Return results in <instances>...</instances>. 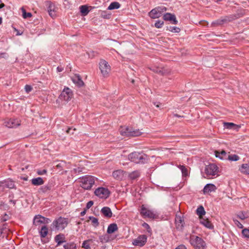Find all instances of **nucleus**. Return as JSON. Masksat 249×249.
Listing matches in <instances>:
<instances>
[{"label": "nucleus", "mask_w": 249, "mask_h": 249, "mask_svg": "<svg viewBox=\"0 0 249 249\" xmlns=\"http://www.w3.org/2000/svg\"><path fill=\"white\" fill-rule=\"evenodd\" d=\"M125 172L122 170H117L112 173V177L117 180H122L124 177Z\"/></svg>", "instance_id": "obj_14"}, {"label": "nucleus", "mask_w": 249, "mask_h": 249, "mask_svg": "<svg viewBox=\"0 0 249 249\" xmlns=\"http://www.w3.org/2000/svg\"><path fill=\"white\" fill-rule=\"evenodd\" d=\"M140 176V172L138 171H134L129 174V177L131 179H135Z\"/></svg>", "instance_id": "obj_38"}, {"label": "nucleus", "mask_w": 249, "mask_h": 249, "mask_svg": "<svg viewBox=\"0 0 249 249\" xmlns=\"http://www.w3.org/2000/svg\"><path fill=\"white\" fill-rule=\"evenodd\" d=\"M82 247L88 249L90 248L89 244H88V241H84L82 244Z\"/></svg>", "instance_id": "obj_51"}, {"label": "nucleus", "mask_w": 249, "mask_h": 249, "mask_svg": "<svg viewBox=\"0 0 249 249\" xmlns=\"http://www.w3.org/2000/svg\"><path fill=\"white\" fill-rule=\"evenodd\" d=\"M68 223L67 218L60 217L53 221L52 226L57 230H63L67 227Z\"/></svg>", "instance_id": "obj_6"}, {"label": "nucleus", "mask_w": 249, "mask_h": 249, "mask_svg": "<svg viewBox=\"0 0 249 249\" xmlns=\"http://www.w3.org/2000/svg\"><path fill=\"white\" fill-rule=\"evenodd\" d=\"M214 154L216 157L218 158L221 160L227 159L228 158L227 153L224 150H222L221 151H215L214 152Z\"/></svg>", "instance_id": "obj_24"}, {"label": "nucleus", "mask_w": 249, "mask_h": 249, "mask_svg": "<svg viewBox=\"0 0 249 249\" xmlns=\"http://www.w3.org/2000/svg\"><path fill=\"white\" fill-rule=\"evenodd\" d=\"M175 224L178 229L179 230H181L184 224L183 217L177 214L175 218Z\"/></svg>", "instance_id": "obj_13"}, {"label": "nucleus", "mask_w": 249, "mask_h": 249, "mask_svg": "<svg viewBox=\"0 0 249 249\" xmlns=\"http://www.w3.org/2000/svg\"><path fill=\"white\" fill-rule=\"evenodd\" d=\"M6 54L5 53H1L0 54V58L1 57H4L5 56H6Z\"/></svg>", "instance_id": "obj_59"}, {"label": "nucleus", "mask_w": 249, "mask_h": 249, "mask_svg": "<svg viewBox=\"0 0 249 249\" xmlns=\"http://www.w3.org/2000/svg\"><path fill=\"white\" fill-rule=\"evenodd\" d=\"M205 210L202 206H199L196 209V214L199 216V219L203 217L205 214Z\"/></svg>", "instance_id": "obj_31"}, {"label": "nucleus", "mask_w": 249, "mask_h": 249, "mask_svg": "<svg viewBox=\"0 0 249 249\" xmlns=\"http://www.w3.org/2000/svg\"><path fill=\"white\" fill-rule=\"evenodd\" d=\"M97 178L92 176H85L79 178L80 186L85 190H90Z\"/></svg>", "instance_id": "obj_1"}, {"label": "nucleus", "mask_w": 249, "mask_h": 249, "mask_svg": "<svg viewBox=\"0 0 249 249\" xmlns=\"http://www.w3.org/2000/svg\"><path fill=\"white\" fill-rule=\"evenodd\" d=\"M216 190V186L213 184H207L203 188V192L204 194L215 192Z\"/></svg>", "instance_id": "obj_16"}, {"label": "nucleus", "mask_w": 249, "mask_h": 249, "mask_svg": "<svg viewBox=\"0 0 249 249\" xmlns=\"http://www.w3.org/2000/svg\"><path fill=\"white\" fill-rule=\"evenodd\" d=\"M218 168L215 164H210L206 166L205 172L207 177L218 176Z\"/></svg>", "instance_id": "obj_7"}, {"label": "nucleus", "mask_w": 249, "mask_h": 249, "mask_svg": "<svg viewBox=\"0 0 249 249\" xmlns=\"http://www.w3.org/2000/svg\"><path fill=\"white\" fill-rule=\"evenodd\" d=\"M4 124L8 128L17 127L20 125V121L18 119H9L5 120Z\"/></svg>", "instance_id": "obj_10"}, {"label": "nucleus", "mask_w": 249, "mask_h": 249, "mask_svg": "<svg viewBox=\"0 0 249 249\" xmlns=\"http://www.w3.org/2000/svg\"><path fill=\"white\" fill-rule=\"evenodd\" d=\"M96 196L101 199H107L110 195V191L107 188L100 187L94 191Z\"/></svg>", "instance_id": "obj_8"}, {"label": "nucleus", "mask_w": 249, "mask_h": 249, "mask_svg": "<svg viewBox=\"0 0 249 249\" xmlns=\"http://www.w3.org/2000/svg\"><path fill=\"white\" fill-rule=\"evenodd\" d=\"M178 167L181 171L183 177H186L188 175V171L185 166L179 165Z\"/></svg>", "instance_id": "obj_36"}, {"label": "nucleus", "mask_w": 249, "mask_h": 249, "mask_svg": "<svg viewBox=\"0 0 249 249\" xmlns=\"http://www.w3.org/2000/svg\"><path fill=\"white\" fill-rule=\"evenodd\" d=\"M236 125L232 123H224V126L227 129H232L233 127L236 126Z\"/></svg>", "instance_id": "obj_42"}, {"label": "nucleus", "mask_w": 249, "mask_h": 249, "mask_svg": "<svg viewBox=\"0 0 249 249\" xmlns=\"http://www.w3.org/2000/svg\"><path fill=\"white\" fill-rule=\"evenodd\" d=\"M101 16L104 18L108 19L110 17V14L107 13L106 11H102L101 13Z\"/></svg>", "instance_id": "obj_47"}, {"label": "nucleus", "mask_w": 249, "mask_h": 249, "mask_svg": "<svg viewBox=\"0 0 249 249\" xmlns=\"http://www.w3.org/2000/svg\"><path fill=\"white\" fill-rule=\"evenodd\" d=\"M48 9V11L49 15L52 18L55 17V8H54V5H53L52 3H50L49 4V6Z\"/></svg>", "instance_id": "obj_30"}, {"label": "nucleus", "mask_w": 249, "mask_h": 249, "mask_svg": "<svg viewBox=\"0 0 249 249\" xmlns=\"http://www.w3.org/2000/svg\"><path fill=\"white\" fill-rule=\"evenodd\" d=\"M5 183L4 182V180L0 181V190H3L5 188Z\"/></svg>", "instance_id": "obj_55"}, {"label": "nucleus", "mask_w": 249, "mask_h": 249, "mask_svg": "<svg viewBox=\"0 0 249 249\" xmlns=\"http://www.w3.org/2000/svg\"><path fill=\"white\" fill-rule=\"evenodd\" d=\"M40 236L41 237L44 238L45 237L48 233V229L46 226H43L41 230L39 232Z\"/></svg>", "instance_id": "obj_35"}, {"label": "nucleus", "mask_w": 249, "mask_h": 249, "mask_svg": "<svg viewBox=\"0 0 249 249\" xmlns=\"http://www.w3.org/2000/svg\"><path fill=\"white\" fill-rule=\"evenodd\" d=\"M239 171L243 174L249 175V163L242 164L239 167Z\"/></svg>", "instance_id": "obj_19"}, {"label": "nucleus", "mask_w": 249, "mask_h": 249, "mask_svg": "<svg viewBox=\"0 0 249 249\" xmlns=\"http://www.w3.org/2000/svg\"><path fill=\"white\" fill-rule=\"evenodd\" d=\"M142 226L145 228L146 229H147V231L151 233V228L150 227V226H149V225L146 223H144L142 224Z\"/></svg>", "instance_id": "obj_50"}, {"label": "nucleus", "mask_w": 249, "mask_h": 249, "mask_svg": "<svg viewBox=\"0 0 249 249\" xmlns=\"http://www.w3.org/2000/svg\"><path fill=\"white\" fill-rule=\"evenodd\" d=\"M199 220L200 223L205 227L209 229H212L213 228L212 223L207 218L201 217Z\"/></svg>", "instance_id": "obj_17"}, {"label": "nucleus", "mask_w": 249, "mask_h": 249, "mask_svg": "<svg viewBox=\"0 0 249 249\" xmlns=\"http://www.w3.org/2000/svg\"><path fill=\"white\" fill-rule=\"evenodd\" d=\"M31 183L35 186H39L44 184V181L40 177L34 178L31 180Z\"/></svg>", "instance_id": "obj_26"}, {"label": "nucleus", "mask_w": 249, "mask_h": 249, "mask_svg": "<svg viewBox=\"0 0 249 249\" xmlns=\"http://www.w3.org/2000/svg\"><path fill=\"white\" fill-rule=\"evenodd\" d=\"M80 11L82 15L84 16L87 15L89 12L88 7L86 5L81 6L80 7Z\"/></svg>", "instance_id": "obj_34"}, {"label": "nucleus", "mask_w": 249, "mask_h": 249, "mask_svg": "<svg viewBox=\"0 0 249 249\" xmlns=\"http://www.w3.org/2000/svg\"><path fill=\"white\" fill-rule=\"evenodd\" d=\"M143 133L139 129H135L130 127L129 137H137L141 135Z\"/></svg>", "instance_id": "obj_27"}, {"label": "nucleus", "mask_w": 249, "mask_h": 249, "mask_svg": "<svg viewBox=\"0 0 249 249\" xmlns=\"http://www.w3.org/2000/svg\"><path fill=\"white\" fill-rule=\"evenodd\" d=\"M157 10L159 11L161 15H162V13L166 11V8L164 6L158 7L156 8Z\"/></svg>", "instance_id": "obj_48"}, {"label": "nucleus", "mask_w": 249, "mask_h": 249, "mask_svg": "<svg viewBox=\"0 0 249 249\" xmlns=\"http://www.w3.org/2000/svg\"><path fill=\"white\" fill-rule=\"evenodd\" d=\"M2 229H0V235L2 233Z\"/></svg>", "instance_id": "obj_63"}, {"label": "nucleus", "mask_w": 249, "mask_h": 249, "mask_svg": "<svg viewBox=\"0 0 249 249\" xmlns=\"http://www.w3.org/2000/svg\"><path fill=\"white\" fill-rule=\"evenodd\" d=\"M100 241L102 243H105L108 242L110 241V236L106 234L99 237Z\"/></svg>", "instance_id": "obj_32"}, {"label": "nucleus", "mask_w": 249, "mask_h": 249, "mask_svg": "<svg viewBox=\"0 0 249 249\" xmlns=\"http://www.w3.org/2000/svg\"><path fill=\"white\" fill-rule=\"evenodd\" d=\"M130 127L127 126H121L119 129L120 134L124 136L129 137Z\"/></svg>", "instance_id": "obj_25"}, {"label": "nucleus", "mask_w": 249, "mask_h": 249, "mask_svg": "<svg viewBox=\"0 0 249 249\" xmlns=\"http://www.w3.org/2000/svg\"><path fill=\"white\" fill-rule=\"evenodd\" d=\"M32 89V88L31 87V86L30 85H26L25 86V91L28 93L29 92H30Z\"/></svg>", "instance_id": "obj_52"}, {"label": "nucleus", "mask_w": 249, "mask_h": 249, "mask_svg": "<svg viewBox=\"0 0 249 249\" xmlns=\"http://www.w3.org/2000/svg\"><path fill=\"white\" fill-rule=\"evenodd\" d=\"M86 213V210L83 211V212H82L81 213V216H84L85 214Z\"/></svg>", "instance_id": "obj_60"}, {"label": "nucleus", "mask_w": 249, "mask_h": 249, "mask_svg": "<svg viewBox=\"0 0 249 249\" xmlns=\"http://www.w3.org/2000/svg\"><path fill=\"white\" fill-rule=\"evenodd\" d=\"M56 167L57 168H60L62 167V165L60 163H59L58 164L56 165Z\"/></svg>", "instance_id": "obj_61"}, {"label": "nucleus", "mask_w": 249, "mask_h": 249, "mask_svg": "<svg viewBox=\"0 0 249 249\" xmlns=\"http://www.w3.org/2000/svg\"><path fill=\"white\" fill-rule=\"evenodd\" d=\"M89 219L94 227H97L99 225L98 220L97 218L93 216H89Z\"/></svg>", "instance_id": "obj_39"}, {"label": "nucleus", "mask_w": 249, "mask_h": 249, "mask_svg": "<svg viewBox=\"0 0 249 249\" xmlns=\"http://www.w3.org/2000/svg\"><path fill=\"white\" fill-rule=\"evenodd\" d=\"M73 96V93L71 90L68 88H65L59 96V98L61 100L66 102L70 101Z\"/></svg>", "instance_id": "obj_9"}, {"label": "nucleus", "mask_w": 249, "mask_h": 249, "mask_svg": "<svg viewBox=\"0 0 249 249\" xmlns=\"http://www.w3.org/2000/svg\"><path fill=\"white\" fill-rule=\"evenodd\" d=\"M175 249H187L186 247L183 245H179Z\"/></svg>", "instance_id": "obj_57"}, {"label": "nucleus", "mask_w": 249, "mask_h": 249, "mask_svg": "<svg viewBox=\"0 0 249 249\" xmlns=\"http://www.w3.org/2000/svg\"><path fill=\"white\" fill-rule=\"evenodd\" d=\"M63 71V68L61 66H58L57 68V72H61Z\"/></svg>", "instance_id": "obj_58"}, {"label": "nucleus", "mask_w": 249, "mask_h": 249, "mask_svg": "<svg viewBox=\"0 0 249 249\" xmlns=\"http://www.w3.org/2000/svg\"><path fill=\"white\" fill-rule=\"evenodd\" d=\"M224 22V20L223 19L222 20H218L216 21L213 22V24H222Z\"/></svg>", "instance_id": "obj_56"}, {"label": "nucleus", "mask_w": 249, "mask_h": 249, "mask_svg": "<svg viewBox=\"0 0 249 249\" xmlns=\"http://www.w3.org/2000/svg\"><path fill=\"white\" fill-rule=\"evenodd\" d=\"M148 15L151 18H157L161 16L160 13L156 8L152 9Z\"/></svg>", "instance_id": "obj_23"}, {"label": "nucleus", "mask_w": 249, "mask_h": 249, "mask_svg": "<svg viewBox=\"0 0 249 249\" xmlns=\"http://www.w3.org/2000/svg\"><path fill=\"white\" fill-rule=\"evenodd\" d=\"M242 233L244 237L249 238V227L243 229Z\"/></svg>", "instance_id": "obj_44"}, {"label": "nucleus", "mask_w": 249, "mask_h": 249, "mask_svg": "<svg viewBox=\"0 0 249 249\" xmlns=\"http://www.w3.org/2000/svg\"><path fill=\"white\" fill-rule=\"evenodd\" d=\"M73 82L77 84L78 86H82L84 85V82L82 80L80 76L78 74H75L71 77Z\"/></svg>", "instance_id": "obj_20"}, {"label": "nucleus", "mask_w": 249, "mask_h": 249, "mask_svg": "<svg viewBox=\"0 0 249 249\" xmlns=\"http://www.w3.org/2000/svg\"><path fill=\"white\" fill-rule=\"evenodd\" d=\"M167 30L173 33H179L180 31L179 28L174 26L167 27Z\"/></svg>", "instance_id": "obj_41"}, {"label": "nucleus", "mask_w": 249, "mask_h": 249, "mask_svg": "<svg viewBox=\"0 0 249 249\" xmlns=\"http://www.w3.org/2000/svg\"><path fill=\"white\" fill-rule=\"evenodd\" d=\"M129 160L136 163H144L148 160L147 156L142 153L134 152L128 155Z\"/></svg>", "instance_id": "obj_2"}, {"label": "nucleus", "mask_w": 249, "mask_h": 249, "mask_svg": "<svg viewBox=\"0 0 249 249\" xmlns=\"http://www.w3.org/2000/svg\"><path fill=\"white\" fill-rule=\"evenodd\" d=\"M233 221H234L235 224H236L239 228H242L243 227V225L241 224L238 221L234 219H233Z\"/></svg>", "instance_id": "obj_54"}, {"label": "nucleus", "mask_w": 249, "mask_h": 249, "mask_svg": "<svg viewBox=\"0 0 249 249\" xmlns=\"http://www.w3.org/2000/svg\"><path fill=\"white\" fill-rule=\"evenodd\" d=\"M101 213L107 217L110 218L112 215L111 209L107 207H104L101 209Z\"/></svg>", "instance_id": "obj_22"}, {"label": "nucleus", "mask_w": 249, "mask_h": 249, "mask_svg": "<svg viewBox=\"0 0 249 249\" xmlns=\"http://www.w3.org/2000/svg\"><path fill=\"white\" fill-rule=\"evenodd\" d=\"M153 71L162 75H168L171 72V71L169 69H166L165 68H156L153 69Z\"/></svg>", "instance_id": "obj_18"}, {"label": "nucleus", "mask_w": 249, "mask_h": 249, "mask_svg": "<svg viewBox=\"0 0 249 249\" xmlns=\"http://www.w3.org/2000/svg\"><path fill=\"white\" fill-rule=\"evenodd\" d=\"M141 214L144 217L156 219L159 217V213L154 210H152L142 205L140 211Z\"/></svg>", "instance_id": "obj_4"}, {"label": "nucleus", "mask_w": 249, "mask_h": 249, "mask_svg": "<svg viewBox=\"0 0 249 249\" xmlns=\"http://www.w3.org/2000/svg\"><path fill=\"white\" fill-rule=\"evenodd\" d=\"M47 171L46 169H43V170H37L36 171L37 174L38 175H43L47 173Z\"/></svg>", "instance_id": "obj_49"}, {"label": "nucleus", "mask_w": 249, "mask_h": 249, "mask_svg": "<svg viewBox=\"0 0 249 249\" xmlns=\"http://www.w3.org/2000/svg\"><path fill=\"white\" fill-rule=\"evenodd\" d=\"M120 6L121 5L119 2L116 1L113 2L108 6L107 9L109 10L117 9L120 7Z\"/></svg>", "instance_id": "obj_33"}, {"label": "nucleus", "mask_w": 249, "mask_h": 249, "mask_svg": "<svg viewBox=\"0 0 249 249\" xmlns=\"http://www.w3.org/2000/svg\"><path fill=\"white\" fill-rule=\"evenodd\" d=\"M190 242L195 249H206V245L205 241L197 236L191 235Z\"/></svg>", "instance_id": "obj_3"}, {"label": "nucleus", "mask_w": 249, "mask_h": 249, "mask_svg": "<svg viewBox=\"0 0 249 249\" xmlns=\"http://www.w3.org/2000/svg\"><path fill=\"white\" fill-rule=\"evenodd\" d=\"M147 241V237L145 235H141L133 240L132 244L135 246L142 247Z\"/></svg>", "instance_id": "obj_11"}, {"label": "nucleus", "mask_w": 249, "mask_h": 249, "mask_svg": "<svg viewBox=\"0 0 249 249\" xmlns=\"http://www.w3.org/2000/svg\"><path fill=\"white\" fill-rule=\"evenodd\" d=\"M227 159L230 161H237L240 159L239 157L235 154L229 155L228 156Z\"/></svg>", "instance_id": "obj_40"}, {"label": "nucleus", "mask_w": 249, "mask_h": 249, "mask_svg": "<svg viewBox=\"0 0 249 249\" xmlns=\"http://www.w3.org/2000/svg\"><path fill=\"white\" fill-rule=\"evenodd\" d=\"M4 6V5L3 3L0 4V8H2Z\"/></svg>", "instance_id": "obj_62"}, {"label": "nucleus", "mask_w": 249, "mask_h": 249, "mask_svg": "<svg viewBox=\"0 0 249 249\" xmlns=\"http://www.w3.org/2000/svg\"><path fill=\"white\" fill-rule=\"evenodd\" d=\"M163 18L164 20L166 21H173V23L174 24H177L178 22L176 19V16L174 15L169 13L165 14L163 16Z\"/></svg>", "instance_id": "obj_15"}, {"label": "nucleus", "mask_w": 249, "mask_h": 249, "mask_svg": "<svg viewBox=\"0 0 249 249\" xmlns=\"http://www.w3.org/2000/svg\"><path fill=\"white\" fill-rule=\"evenodd\" d=\"M93 205V202L92 201H89L86 205V209H89Z\"/></svg>", "instance_id": "obj_53"}, {"label": "nucleus", "mask_w": 249, "mask_h": 249, "mask_svg": "<svg viewBox=\"0 0 249 249\" xmlns=\"http://www.w3.org/2000/svg\"><path fill=\"white\" fill-rule=\"evenodd\" d=\"M54 240L57 243V246H59L66 242L65 235L63 234H59L55 236Z\"/></svg>", "instance_id": "obj_21"}, {"label": "nucleus", "mask_w": 249, "mask_h": 249, "mask_svg": "<svg viewBox=\"0 0 249 249\" xmlns=\"http://www.w3.org/2000/svg\"><path fill=\"white\" fill-rule=\"evenodd\" d=\"M118 230V227L116 224L112 223L110 224L107 228V232L108 234H111Z\"/></svg>", "instance_id": "obj_28"}, {"label": "nucleus", "mask_w": 249, "mask_h": 249, "mask_svg": "<svg viewBox=\"0 0 249 249\" xmlns=\"http://www.w3.org/2000/svg\"><path fill=\"white\" fill-rule=\"evenodd\" d=\"M99 69L103 77L107 78L109 76L111 67L107 61L101 60L99 63Z\"/></svg>", "instance_id": "obj_5"}, {"label": "nucleus", "mask_w": 249, "mask_h": 249, "mask_svg": "<svg viewBox=\"0 0 249 249\" xmlns=\"http://www.w3.org/2000/svg\"><path fill=\"white\" fill-rule=\"evenodd\" d=\"M51 220L40 215H36L34 219V224L36 226L40 225L41 224L49 223Z\"/></svg>", "instance_id": "obj_12"}, {"label": "nucleus", "mask_w": 249, "mask_h": 249, "mask_svg": "<svg viewBox=\"0 0 249 249\" xmlns=\"http://www.w3.org/2000/svg\"><path fill=\"white\" fill-rule=\"evenodd\" d=\"M22 12H23L22 16H23V18H31L32 16V15L31 13H26L25 12V10H24V9L22 10Z\"/></svg>", "instance_id": "obj_46"}, {"label": "nucleus", "mask_w": 249, "mask_h": 249, "mask_svg": "<svg viewBox=\"0 0 249 249\" xmlns=\"http://www.w3.org/2000/svg\"><path fill=\"white\" fill-rule=\"evenodd\" d=\"M65 249H75L76 246L74 243H67L64 245Z\"/></svg>", "instance_id": "obj_43"}, {"label": "nucleus", "mask_w": 249, "mask_h": 249, "mask_svg": "<svg viewBox=\"0 0 249 249\" xmlns=\"http://www.w3.org/2000/svg\"><path fill=\"white\" fill-rule=\"evenodd\" d=\"M2 23V18L0 17V25Z\"/></svg>", "instance_id": "obj_64"}, {"label": "nucleus", "mask_w": 249, "mask_h": 249, "mask_svg": "<svg viewBox=\"0 0 249 249\" xmlns=\"http://www.w3.org/2000/svg\"><path fill=\"white\" fill-rule=\"evenodd\" d=\"M163 23V21L159 20L156 21L155 26L157 28H160L162 27Z\"/></svg>", "instance_id": "obj_45"}, {"label": "nucleus", "mask_w": 249, "mask_h": 249, "mask_svg": "<svg viewBox=\"0 0 249 249\" xmlns=\"http://www.w3.org/2000/svg\"><path fill=\"white\" fill-rule=\"evenodd\" d=\"M237 217L241 220L249 218V212H240L237 214Z\"/></svg>", "instance_id": "obj_29"}, {"label": "nucleus", "mask_w": 249, "mask_h": 249, "mask_svg": "<svg viewBox=\"0 0 249 249\" xmlns=\"http://www.w3.org/2000/svg\"><path fill=\"white\" fill-rule=\"evenodd\" d=\"M4 182L5 183V184H4L5 188L12 189L15 186L14 182L11 180H5Z\"/></svg>", "instance_id": "obj_37"}]
</instances>
